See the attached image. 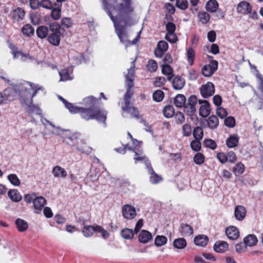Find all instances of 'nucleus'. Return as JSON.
Instances as JSON below:
<instances>
[{"mask_svg": "<svg viewBox=\"0 0 263 263\" xmlns=\"http://www.w3.org/2000/svg\"><path fill=\"white\" fill-rule=\"evenodd\" d=\"M14 90L18 94L21 104L27 107L29 113L42 115V110L37 106L33 104V98L40 91H44L43 86L28 81H24L15 85Z\"/></svg>", "mask_w": 263, "mask_h": 263, "instance_id": "f257e3e1", "label": "nucleus"}, {"mask_svg": "<svg viewBox=\"0 0 263 263\" xmlns=\"http://www.w3.org/2000/svg\"><path fill=\"white\" fill-rule=\"evenodd\" d=\"M135 60L132 61V65L130 68L128 69V72L125 74V83L127 85L126 91L124 96V101L125 105L122 106V109L125 111L129 112L132 115L137 119H140V122L143 124L145 131L152 133L151 126L147 123L146 121L141 117L139 114L137 109L134 107L133 103L130 102L131 98L134 94L133 88L134 86V81L135 80Z\"/></svg>", "mask_w": 263, "mask_h": 263, "instance_id": "f03ea898", "label": "nucleus"}, {"mask_svg": "<svg viewBox=\"0 0 263 263\" xmlns=\"http://www.w3.org/2000/svg\"><path fill=\"white\" fill-rule=\"evenodd\" d=\"M109 5L111 6L112 10L117 12L122 17L124 27L133 24L132 14L134 8L132 5L131 0H108Z\"/></svg>", "mask_w": 263, "mask_h": 263, "instance_id": "7ed1b4c3", "label": "nucleus"}, {"mask_svg": "<svg viewBox=\"0 0 263 263\" xmlns=\"http://www.w3.org/2000/svg\"><path fill=\"white\" fill-rule=\"evenodd\" d=\"M71 113H79L81 118L85 120L96 119L99 122H103L106 126L107 112L97 107H79L74 106Z\"/></svg>", "mask_w": 263, "mask_h": 263, "instance_id": "20e7f679", "label": "nucleus"}, {"mask_svg": "<svg viewBox=\"0 0 263 263\" xmlns=\"http://www.w3.org/2000/svg\"><path fill=\"white\" fill-rule=\"evenodd\" d=\"M103 9L107 12L111 20L114 23L116 32L118 36L120 42L127 46L130 42L128 39L127 34L125 31V27L121 25L118 21V17L114 16L111 12V6L109 5L108 0H102Z\"/></svg>", "mask_w": 263, "mask_h": 263, "instance_id": "39448f33", "label": "nucleus"}, {"mask_svg": "<svg viewBox=\"0 0 263 263\" xmlns=\"http://www.w3.org/2000/svg\"><path fill=\"white\" fill-rule=\"evenodd\" d=\"M79 140V139L77 135L76 134H72L71 135H66L65 137L64 141L67 144L76 146L80 152L88 154L90 152L91 148L86 145H84L83 147H79L78 146Z\"/></svg>", "mask_w": 263, "mask_h": 263, "instance_id": "423d86ee", "label": "nucleus"}, {"mask_svg": "<svg viewBox=\"0 0 263 263\" xmlns=\"http://www.w3.org/2000/svg\"><path fill=\"white\" fill-rule=\"evenodd\" d=\"M199 100L195 95L191 96L187 99V103L184 106V112L189 116H193L196 111V105Z\"/></svg>", "mask_w": 263, "mask_h": 263, "instance_id": "0eeeda50", "label": "nucleus"}, {"mask_svg": "<svg viewBox=\"0 0 263 263\" xmlns=\"http://www.w3.org/2000/svg\"><path fill=\"white\" fill-rule=\"evenodd\" d=\"M122 214L124 218L132 220L137 215L136 209L130 204H125L122 207Z\"/></svg>", "mask_w": 263, "mask_h": 263, "instance_id": "6e6552de", "label": "nucleus"}, {"mask_svg": "<svg viewBox=\"0 0 263 263\" xmlns=\"http://www.w3.org/2000/svg\"><path fill=\"white\" fill-rule=\"evenodd\" d=\"M200 91L202 97L208 98L214 93L215 86L212 82H208L201 86Z\"/></svg>", "mask_w": 263, "mask_h": 263, "instance_id": "1a4fd4ad", "label": "nucleus"}, {"mask_svg": "<svg viewBox=\"0 0 263 263\" xmlns=\"http://www.w3.org/2000/svg\"><path fill=\"white\" fill-rule=\"evenodd\" d=\"M47 204L46 199L43 196L36 197L33 201L34 212L35 214H41L43 208Z\"/></svg>", "mask_w": 263, "mask_h": 263, "instance_id": "9d476101", "label": "nucleus"}, {"mask_svg": "<svg viewBox=\"0 0 263 263\" xmlns=\"http://www.w3.org/2000/svg\"><path fill=\"white\" fill-rule=\"evenodd\" d=\"M146 167L149 175L150 181L153 184H157L162 180V178L154 171L151 162H146Z\"/></svg>", "mask_w": 263, "mask_h": 263, "instance_id": "9b49d317", "label": "nucleus"}, {"mask_svg": "<svg viewBox=\"0 0 263 263\" xmlns=\"http://www.w3.org/2000/svg\"><path fill=\"white\" fill-rule=\"evenodd\" d=\"M168 45L165 41L158 42L157 48L155 50V55L157 58H162L164 53L167 50Z\"/></svg>", "mask_w": 263, "mask_h": 263, "instance_id": "f8f14e48", "label": "nucleus"}, {"mask_svg": "<svg viewBox=\"0 0 263 263\" xmlns=\"http://www.w3.org/2000/svg\"><path fill=\"white\" fill-rule=\"evenodd\" d=\"M199 104L201 105L199 108V115L202 117H208L211 112L210 104L206 100H199Z\"/></svg>", "mask_w": 263, "mask_h": 263, "instance_id": "ddd939ff", "label": "nucleus"}, {"mask_svg": "<svg viewBox=\"0 0 263 263\" xmlns=\"http://www.w3.org/2000/svg\"><path fill=\"white\" fill-rule=\"evenodd\" d=\"M247 210L242 205H237L234 210V216L238 221L243 220L246 216Z\"/></svg>", "mask_w": 263, "mask_h": 263, "instance_id": "4468645a", "label": "nucleus"}, {"mask_svg": "<svg viewBox=\"0 0 263 263\" xmlns=\"http://www.w3.org/2000/svg\"><path fill=\"white\" fill-rule=\"evenodd\" d=\"M226 233L230 239L236 240L239 236L238 229L234 226H230L226 229Z\"/></svg>", "mask_w": 263, "mask_h": 263, "instance_id": "2eb2a0df", "label": "nucleus"}, {"mask_svg": "<svg viewBox=\"0 0 263 263\" xmlns=\"http://www.w3.org/2000/svg\"><path fill=\"white\" fill-rule=\"evenodd\" d=\"M237 9L238 13L248 14L251 12L252 7L249 2L242 1L239 3Z\"/></svg>", "mask_w": 263, "mask_h": 263, "instance_id": "dca6fc26", "label": "nucleus"}, {"mask_svg": "<svg viewBox=\"0 0 263 263\" xmlns=\"http://www.w3.org/2000/svg\"><path fill=\"white\" fill-rule=\"evenodd\" d=\"M185 84L184 78L179 76H176L172 81V86L175 90H180L183 88Z\"/></svg>", "mask_w": 263, "mask_h": 263, "instance_id": "f3484780", "label": "nucleus"}, {"mask_svg": "<svg viewBox=\"0 0 263 263\" xmlns=\"http://www.w3.org/2000/svg\"><path fill=\"white\" fill-rule=\"evenodd\" d=\"M135 155L134 159L135 163H137L139 162H143L146 165V162H150L147 157L143 154L142 151H139L138 149H136L135 151Z\"/></svg>", "mask_w": 263, "mask_h": 263, "instance_id": "a211bd4d", "label": "nucleus"}, {"mask_svg": "<svg viewBox=\"0 0 263 263\" xmlns=\"http://www.w3.org/2000/svg\"><path fill=\"white\" fill-rule=\"evenodd\" d=\"M239 137L237 134L231 135L226 140V144L229 148H234L238 146Z\"/></svg>", "mask_w": 263, "mask_h": 263, "instance_id": "6ab92c4d", "label": "nucleus"}, {"mask_svg": "<svg viewBox=\"0 0 263 263\" xmlns=\"http://www.w3.org/2000/svg\"><path fill=\"white\" fill-rule=\"evenodd\" d=\"M214 250L217 253H223L227 251L228 244L225 241L218 240L215 242L213 247Z\"/></svg>", "mask_w": 263, "mask_h": 263, "instance_id": "aec40b11", "label": "nucleus"}, {"mask_svg": "<svg viewBox=\"0 0 263 263\" xmlns=\"http://www.w3.org/2000/svg\"><path fill=\"white\" fill-rule=\"evenodd\" d=\"M25 11L20 7H17L13 10L12 12V17L13 19L16 21H22L25 16Z\"/></svg>", "mask_w": 263, "mask_h": 263, "instance_id": "412c9836", "label": "nucleus"}, {"mask_svg": "<svg viewBox=\"0 0 263 263\" xmlns=\"http://www.w3.org/2000/svg\"><path fill=\"white\" fill-rule=\"evenodd\" d=\"M246 246L252 247L257 245L258 239L254 234H249L243 238Z\"/></svg>", "mask_w": 263, "mask_h": 263, "instance_id": "4be33fe9", "label": "nucleus"}, {"mask_svg": "<svg viewBox=\"0 0 263 263\" xmlns=\"http://www.w3.org/2000/svg\"><path fill=\"white\" fill-rule=\"evenodd\" d=\"M152 239V234L146 230H142L139 235V240L140 242L143 243H147Z\"/></svg>", "mask_w": 263, "mask_h": 263, "instance_id": "5701e85b", "label": "nucleus"}, {"mask_svg": "<svg viewBox=\"0 0 263 263\" xmlns=\"http://www.w3.org/2000/svg\"><path fill=\"white\" fill-rule=\"evenodd\" d=\"M179 232L181 235L189 236L193 234V229L188 224L182 223L179 229Z\"/></svg>", "mask_w": 263, "mask_h": 263, "instance_id": "b1692460", "label": "nucleus"}, {"mask_svg": "<svg viewBox=\"0 0 263 263\" xmlns=\"http://www.w3.org/2000/svg\"><path fill=\"white\" fill-rule=\"evenodd\" d=\"M52 173L55 177L65 178L67 175L65 170L59 165H57L53 167Z\"/></svg>", "mask_w": 263, "mask_h": 263, "instance_id": "393cba45", "label": "nucleus"}, {"mask_svg": "<svg viewBox=\"0 0 263 263\" xmlns=\"http://www.w3.org/2000/svg\"><path fill=\"white\" fill-rule=\"evenodd\" d=\"M36 33L39 38L41 39H45L48 36V28L43 25L40 26L37 28Z\"/></svg>", "mask_w": 263, "mask_h": 263, "instance_id": "a878e982", "label": "nucleus"}, {"mask_svg": "<svg viewBox=\"0 0 263 263\" xmlns=\"http://www.w3.org/2000/svg\"><path fill=\"white\" fill-rule=\"evenodd\" d=\"M9 198L13 202H18L20 201L22 197L20 192L16 189H12L8 193Z\"/></svg>", "mask_w": 263, "mask_h": 263, "instance_id": "bb28decb", "label": "nucleus"}, {"mask_svg": "<svg viewBox=\"0 0 263 263\" xmlns=\"http://www.w3.org/2000/svg\"><path fill=\"white\" fill-rule=\"evenodd\" d=\"M194 241L197 246L204 247L208 244L209 238L206 235H199L195 237Z\"/></svg>", "mask_w": 263, "mask_h": 263, "instance_id": "cd10ccee", "label": "nucleus"}, {"mask_svg": "<svg viewBox=\"0 0 263 263\" xmlns=\"http://www.w3.org/2000/svg\"><path fill=\"white\" fill-rule=\"evenodd\" d=\"M60 33H50L48 36V42L52 45L57 46L60 43Z\"/></svg>", "mask_w": 263, "mask_h": 263, "instance_id": "c85d7f7f", "label": "nucleus"}, {"mask_svg": "<svg viewBox=\"0 0 263 263\" xmlns=\"http://www.w3.org/2000/svg\"><path fill=\"white\" fill-rule=\"evenodd\" d=\"M174 104L177 107L182 108L184 107L186 102V98L183 95H177L174 98Z\"/></svg>", "mask_w": 263, "mask_h": 263, "instance_id": "c756f323", "label": "nucleus"}, {"mask_svg": "<svg viewBox=\"0 0 263 263\" xmlns=\"http://www.w3.org/2000/svg\"><path fill=\"white\" fill-rule=\"evenodd\" d=\"M208 126L212 129H214L217 128L219 125V120L218 118L215 115L210 116L207 119Z\"/></svg>", "mask_w": 263, "mask_h": 263, "instance_id": "7c9ffc66", "label": "nucleus"}, {"mask_svg": "<svg viewBox=\"0 0 263 263\" xmlns=\"http://www.w3.org/2000/svg\"><path fill=\"white\" fill-rule=\"evenodd\" d=\"M15 223L19 232H24L28 229V223L24 219L17 218L15 220Z\"/></svg>", "mask_w": 263, "mask_h": 263, "instance_id": "2f4dec72", "label": "nucleus"}, {"mask_svg": "<svg viewBox=\"0 0 263 263\" xmlns=\"http://www.w3.org/2000/svg\"><path fill=\"white\" fill-rule=\"evenodd\" d=\"M218 8V3L216 0H210L205 5L206 11L211 13L216 12Z\"/></svg>", "mask_w": 263, "mask_h": 263, "instance_id": "473e14b6", "label": "nucleus"}, {"mask_svg": "<svg viewBox=\"0 0 263 263\" xmlns=\"http://www.w3.org/2000/svg\"><path fill=\"white\" fill-rule=\"evenodd\" d=\"M135 232L134 230L128 228H124L121 231V236L125 239L130 240L134 236Z\"/></svg>", "mask_w": 263, "mask_h": 263, "instance_id": "72a5a7b5", "label": "nucleus"}, {"mask_svg": "<svg viewBox=\"0 0 263 263\" xmlns=\"http://www.w3.org/2000/svg\"><path fill=\"white\" fill-rule=\"evenodd\" d=\"M22 32L26 36H31L34 33V29L31 25L26 24L22 27Z\"/></svg>", "mask_w": 263, "mask_h": 263, "instance_id": "f704fd0d", "label": "nucleus"}, {"mask_svg": "<svg viewBox=\"0 0 263 263\" xmlns=\"http://www.w3.org/2000/svg\"><path fill=\"white\" fill-rule=\"evenodd\" d=\"M186 241L183 238L175 239L173 242L174 247L178 249L184 248L186 246Z\"/></svg>", "mask_w": 263, "mask_h": 263, "instance_id": "c9c22d12", "label": "nucleus"}, {"mask_svg": "<svg viewBox=\"0 0 263 263\" xmlns=\"http://www.w3.org/2000/svg\"><path fill=\"white\" fill-rule=\"evenodd\" d=\"M198 17L201 23L206 24L209 22L211 16L206 12L201 11L199 12Z\"/></svg>", "mask_w": 263, "mask_h": 263, "instance_id": "e433bc0d", "label": "nucleus"}, {"mask_svg": "<svg viewBox=\"0 0 263 263\" xmlns=\"http://www.w3.org/2000/svg\"><path fill=\"white\" fill-rule=\"evenodd\" d=\"M195 58V50L192 47L189 48L187 52V60L190 66H192L194 64Z\"/></svg>", "mask_w": 263, "mask_h": 263, "instance_id": "4c0bfd02", "label": "nucleus"}, {"mask_svg": "<svg viewBox=\"0 0 263 263\" xmlns=\"http://www.w3.org/2000/svg\"><path fill=\"white\" fill-rule=\"evenodd\" d=\"M60 81H66L72 79L67 69H63L59 71Z\"/></svg>", "mask_w": 263, "mask_h": 263, "instance_id": "58836bf2", "label": "nucleus"}, {"mask_svg": "<svg viewBox=\"0 0 263 263\" xmlns=\"http://www.w3.org/2000/svg\"><path fill=\"white\" fill-rule=\"evenodd\" d=\"M163 112L165 117L170 118L174 115L175 110L172 105H167L164 107Z\"/></svg>", "mask_w": 263, "mask_h": 263, "instance_id": "ea45409f", "label": "nucleus"}, {"mask_svg": "<svg viewBox=\"0 0 263 263\" xmlns=\"http://www.w3.org/2000/svg\"><path fill=\"white\" fill-rule=\"evenodd\" d=\"M94 232V226H85L82 230V233L87 237L91 236Z\"/></svg>", "mask_w": 263, "mask_h": 263, "instance_id": "a19ab883", "label": "nucleus"}, {"mask_svg": "<svg viewBox=\"0 0 263 263\" xmlns=\"http://www.w3.org/2000/svg\"><path fill=\"white\" fill-rule=\"evenodd\" d=\"M193 136L196 140H201L203 136V132L201 127L197 126L193 131Z\"/></svg>", "mask_w": 263, "mask_h": 263, "instance_id": "79ce46f5", "label": "nucleus"}, {"mask_svg": "<svg viewBox=\"0 0 263 263\" xmlns=\"http://www.w3.org/2000/svg\"><path fill=\"white\" fill-rule=\"evenodd\" d=\"M167 241V238L164 236L157 235L155 239V244L158 247L165 245Z\"/></svg>", "mask_w": 263, "mask_h": 263, "instance_id": "37998d69", "label": "nucleus"}, {"mask_svg": "<svg viewBox=\"0 0 263 263\" xmlns=\"http://www.w3.org/2000/svg\"><path fill=\"white\" fill-rule=\"evenodd\" d=\"M96 98L93 96H89L83 99V104L88 107L95 106Z\"/></svg>", "mask_w": 263, "mask_h": 263, "instance_id": "c03bdc74", "label": "nucleus"}, {"mask_svg": "<svg viewBox=\"0 0 263 263\" xmlns=\"http://www.w3.org/2000/svg\"><path fill=\"white\" fill-rule=\"evenodd\" d=\"M7 178L10 182L13 185L17 186L21 184V181L14 174H10L7 176Z\"/></svg>", "mask_w": 263, "mask_h": 263, "instance_id": "a18cd8bd", "label": "nucleus"}, {"mask_svg": "<svg viewBox=\"0 0 263 263\" xmlns=\"http://www.w3.org/2000/svg\"><path fill=\"white\" fill-rule=\"evenodd\" d=\"M153 98L156 102H160L164 98V93L162 90H157L153 93Z\"/></svg>", "mask_w": 263, "mask_h": 263, "instance_id": "49530a36", "label": "nucleus"}, {"mask_svg": "<svg viewBox=\"0 0 263 263\" xmlns=\"http://www.w3.org/2000/svg\"><path fill=\"white\" fill-rule=\"evenodd\" d=\"M245 165L242 163H238L233 168V172L236 175L242 174L245 171Z\"/></svg>", "mask_w": 263, "mask_h": 263, "instance_id": "de8ad7c7", "label": "nucleus"}, {"mask_svg": "<svg viewBox=\"0 0 263 263\" xmlns=\"http://www.w3.org/2000/svg\"><path fill=\"white\" fill-rule=\"evenodd\" d=\"M147 70L151 72H155L158 68L157 63L154 60H151L148 61L147 66Z\"/></svg>", "mask_w": 263, "mask_h": 263, "instance_id": "09e8293b", "label": "nucleus"}, {"mask_svg": "<svg viewBox=\"0 0 263 263\" xmlns=\"http://www.w3.org/2000/svg\"><path fill=\"white\" fill-rule=\"evenodd\" d=\"M204 161V155L200 153H197L194 157V162L198 165H201Z\"/></svg>", "mask_w": 263, "mask_h": 263, "instance_id": "8fccbe9b", "label": "nucleus"}, {"mask_svg": "<svg viewBox=\"0 0 263 263\" xmlns=\"http://www.w3.org/2000/svg\"><path fill=\"white\" fill-rule=\"evenodd\" d=\"M182 134L185 137H189L192 133L191 126L189 124H185L182 127Z\"/></svg>", "mask_w": 263, "mask_h": 263, "instance_id": "3c124183", "label": "nucleus"}, {"mask_svg": "<svg viewBox=\"0 0 263 263\" xmlns=\"http://www.w3.org/2000/svg\"><path fill=\"white\" fill-rule=\"evenodd\" d=\"M224 125L230 128L234 127L235 125V120L233 117L230 116L224 120Z\"/></svg>", "mask_w": 263, "mask_h": 263, "instance_id": "603ef678", "label": "nucleus"}, {"mask_svg": "<svg viewBox=\"0 0 263 263\" xmlns=\"http://www.w3.org/2000/svg\"><path fill=\"white\" fill-rule=\"evenodd\" d=\"M162 73L164 75L170 74L174 73L173 68L168 64H164L162 66Z\"/></svg>", "mask_w": 263, "mask_h": 263, "instance_id": "864d4df0", "label": "nucleus"}, {"mask_svg": "<svg viewBox=\"0 0 263 263\" xmlns=\"http://www.w3.org/2000/svg\"><path fill=\"white\" fill-rule=\"evenodd\" d=\"M204 144L207 147L212 149H215L217 147V144L215 141L210 139H207L204 140Z\"/></svg>", "mask_w": 263, "mask_h": 263, "instance_id": "5fc2aeb1", "label": "nucleus"}, {"mask_svg": "<svg viewBox=\"0 0 263 263\" xmlns=\"http://www.w3.org/2000/svg\"><path fill=\"white\" fill-rule=\"evenodd\" d=\"M191 148L194 151L198 152L200 151L201 147L200 140L195 139L194 140L192 141L191 143Z\"/></svg>", "mask_w": 263, "mask_h": 263, "instance_id": "6e6d98bb", "label": "nucleus"}, {"mask_svg": "<svg viewBox=\"0 0 263 263\" xmlns=\"http://www.w3.org/2000/svg\"><path fill=\"white\" fill-rule=\"evenodd\" d=\"M51 16L55 20H59L61 17V9L59 7L53 8L51 12Z\"/></svg>", "mask_w": 263, "mask_h": 263, "instance_id": "4d7b16f0", "label": "nucleus"}, {"mask_svg": "<svg viewBox=\"0 0 263 263\" xmlns=\"http://www.w3.org/2000/svg\"><path fill=\"white\" fill-rule=\"evenodd\" d=\"M165 39L171 43H175L177 40V35L175 32L166 33Z\"/></svg>", "mask_w": 263, "mask_h": 263, "instance_id": "13d9d810", "label": "nucleus"}, {"mask_svg": "<svg viewBox=\"0 0 263 263\" xmlns=\"http://www.w3.org/2000/svg\"><path fill=\"white\" fill-rule=\"evenodd\" d=\"M49 29L51 33H60V26L56 22L50 24Z\"/></svg>", "mask_w": 263, "mask_h": 263, "instance_id": "bf43d9fd", "label": "nucleus"}, {"mask_svg": "<svg viewBox=\"0 0 263 263\" xmlns=\"http://www.w3.org/2000/svg\"><path fill=\"white\" fill-rule=\"evenodd\" d=\"M208 59L209 60H211L209 64L207 65L210 67V68L214 72L216 71L218 68V62L216 60H212L213 57L210 55L208 56Z\"/></svg>", "mask_w": 263, "mask_h": 263, "instance_id": "052dcab7", "label": "nucleus"}, {"mask_svg": "<svg viewBox=\"0 0 263 263\" xmlns=\"http://www.w3.org/2000/svg\"><path fill=\"white\" fill-rule=\"evenodd\" d=\"M176 6L182 10H185L188 6L186 0H176Z\"/></svg>", "mask_w": 263, "mask_h": 263, "instance_id": "680f3d73", "label": "nucleus"}, {"mask_svg": "<svg viewBox=\"0 0 263 263\" xmlns=\"http://www.w3.org/2000/svg\"><path fill=\"white\" fill-rule=\"evenodd\" d=\"M175 118L176 122L178 124L183 123L185 121V117L183 113L181 112H178L175 115Z\"/></svg>", "mask_w": 263, "mask_h": 263, "instance_id": "e2e57ef3", "label": "nucleus"}, {"mask_svg": "<svg viewBox=\"0 0 263 263\" xmlns=\"http://www.w3.org/2000/svg\"><path fill=\"white\" fill-rule=\"evenodd\" d=\"M214 71L207 65H204L202 68V73L205 77H210L213 73Z\"/></svg>", "mask_w": 263, "mask_h": 263, "instance_id": "0e129e2a", "label": "nucleus"}, {"mask_svg": "<svg viewBox=\"0 0 263 263\" xmlns=\"http://www.w3.org/2000/svg\"><path fill=\"white\" fill-rule=\"evenodd\" d=\"M217 115L221 119H223L228 115L226 109L223 107H218L216 109Z\"/></svg>", "mask_w": 263, "mask_h": 263, "instance_id": "69168bd1", "label": "nucleus"}, {"mask_svg": "<svg viewBox=\"0 0 263 263\" xmlns=\"http://www.w3.org/2000/svg\"><path fill=\"white\" fill-rule=\"evenodd\" d=\"M166 80L164 77H158L156 78L154 85L156 87H161L165 85Z\"/></svg>", "mask_w": 263, "mask_h": 263, "instance_id": "338daca9", "label": "nucleus"}, {"mask_svg": "<svg viewBox=\"0 0 263 263\" xmlns=\"http://www.w3.org/2000/svg\"><path fill=\"white\" fill-rule=\"evenodd\" d=\"M72 21L69 17L63 18L61 20V25L62 26L69 28L72 26Z\"/></svg>", "mask_w": 263, "mask_h": 263, "instance_id": "774afa93", "label": "nucleus"}]
</instances>
